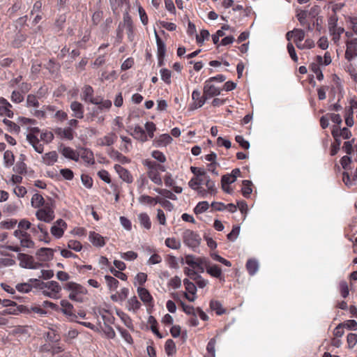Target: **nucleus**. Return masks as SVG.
<instances>
[{"instance_id": "1", "label": "nucleus", "mask_w": 357, "mask_h": 357, "mask_svg": "<svg viewBox=\"0 0 357 357\" xmlns=\"http://www.w3.org/2000/svg\"><path fill=\"white\" fill-rule=\"evenodd\" d=\"M143 164L148 168L146 173L151 181L156 185H161L162 181L160 176V172H165V166L149 159L145 160Z\"/></svg>"}, {"instance_id": "2", "label": "nucleus", "mask_w": 357, "mask_h": 357, "mask_svg": "<svg viewBox=\"0 0 357 357\" xmlns=\"http://www.w3.org/2000/svg\"><path fill=\"white\" fill-rule=\"evenodd\" d=\"M55 204L52 199H49L45 206L38 208L36 212V217L40 221L50 223L55 218Z\"/></svg>"}, {"instance_id": "3", "label": "nucleus", "mask_w": 357, "mask_h": 357, "mask_svg": "<svg viewBox=\"0 0 357 357\" xmlns=\"http://www.w3.org/2000/svg\"><path fill=\"white\" fill-rule=\"evenodd\" d=\"M63 289L68 291L69 298L73 301L82 303L84 301V297L87 294L85 287L74 282H68L63 285Z\"/></svg>"}, {"instance_id": "4", "label": "nucleus", "mask_w": 357, "mask_h": 357, "mask_svg": "<svg viewBox=\"0 0 357 357\" xmlns=\"http://www.w3.org/2000/svg\"><path fill=\"white\" fill-rule=\"evenodd\" d=\"M14 236L20 241V246L8 245V250L13 252H18L21 250V248H32L34 247V242L32 241L30 234L25 231L17 229L14 231Z\"/></svg>"}, {"instance_id": "5", "label": "nucleus", "mask_w": 357, "mask_h": 357, "mask_svg": "<svg viewBox=\"0 0 357 357\" xmlns=\"http://www.w3.org/2000/svg\"><path fill=\"white\" fill-rule=\"evenodd\" d=\"M208 259L206 257H195L188 255L185 257V262L193 269H197L200 273H204L208 265Z\"/></svg>"}, {"instance_id": "6", "label": "nucleus", "mask_w": 357, "mask_h": 357, "mask_svg": "<svg viewBox=\"0 0 357 357\" xmlns=\"http://www.w3.org/2000/svg\"><path fill=\"white\" fill-rule=\"evenodd\" d=\"M26 135V139L33 146L36 151L42 153L43 151V144L40 143L43 141L44 143H49L52 141L54 135Z\"/></svg>"}, {"instance_id": "7", "label": "nucleus", "mask_w": 357, "mask_h": 357, "mask_svg": "<svg viewBox=\"0 0 357 357\" xmlns=\"http://www.w3.org/2000/svg\"><path fill=\"white\" fill-rule=\"evenodd\" d=\"M61 291V285L57 282L52 280L44 284L43 294L49 298L57 299L60 298Z\"/></svg>"}, {"instance_id": "8", "label": "nucleus", "mask_w": 357, "mask_h": 357, "mask_svg": "<svg viewBox=\"0 0 357 357\" xmlns=\"http://www.w3.org/2000/svg\"><path fill=\"white\" fill-rule=\"evenodd\" d=\"M31 232L40 241L49 243L51 241L47 227L43 223H39L37 226L33 225Z\"/></svg>"}, {"instance_id": "9", "label": "nucleus", "mask_w": 357, "mask_h": 357, "mask_svg": "<svg viewBox=\"0 0 357 357\" xmlns=\"http://www.w3.org/2000/svg\"><path fill=\"white\" fill-rule=\"evenodd\" d=\"M18 259L20 265L25 268L37 269L42 266L41 263L36 261L32 256L26 254L20 253Z\"/></svg>"}, {"instance_id": "10", "label": "nucleus", "mask_w": 357, "mask_h": 357, "mask_svg": "<svg viewBox=\"0 0 357 357\" xmlns=\"http://www.w3.org/2000/svg\"><path fill=\"white\" fill-rule=\"evenodd\" d=\"M183 242L189 247L195 248L199 243V236L192 230L187 229L183 234Z\"/></svg>"}, {"instance_id": "11", "label": "nucleus", "mask_w": 357, "mask_h": 357, "mask_svg": "<svg viewBox=\"0 0 357 357\" xmlns=\"http://www.w3.org/2000/svg\"><path fill=\"white\" fill-rule=\"evenodd\" d=\"M183 284L186 290V292L183 293L184 297L190 302H193L196 299V285L187 278L183 280Z\"/></svg>"}, {"instance_id": "12", "label": "nucleus", "mask_w": 357, "mask_h": 357, "mask_svg": "<svg viewBox=\"0 0 357 357\" xmlns=\"http://www.w3.org/2000/svg\"><path fill=\"white\" fill-rule=\"evenodd\" d=\"M67 229V223L62 219L57 220L50 229L51 234L56 238L63 236L65 230Z\"/></svg>"}, {"instance_id": "13", "label": "nucleus", "mask_w": 357, "mask_h": 357, "mask_svg": "<svg viewBox=\"0 0 357 357\" xmlns=\"http://www.w3.org/2000/svg\"><path fill=\"white\" fill-rule=\"evenodd\" d=\"M199 175L202 176V185H204L207 188V190L205 192H202V195L205 196L206 193L210 194L211 195H215L217 192V189L215 188V185L214 181H213L206 174L205 172L200 173Z\"/></svg>"}, {"instance_id": "14", "label": "nucleus", "mask_w": 357, "mask_h": 357, "mask_svg": "<svg viewBox=\"0 0 357 357\" xmlns=\"http://www.w3.org/2000/svg\"><path fill=\"white\" fill-rule=\"evenodd\" d=\"M89 240L93 246L98 248H102L106 244L105 238L94 231H91L89 232Z\"/></svg>"}, {"instance_id": "15", "label": "nucleus", "mask_w": 357, "mask_h": 357, "mask_svg": "<svg viewBox=\"0 0 357 357\" xmlns=\"http://www.w3.org/2000/svg\"><path fill=\"white\" fill-rule=\"evenodd\" d=\"M137 294L142 301L147 305H152L153 298L150 292L144 287H139L137 288Z\"/></svg>"}, {"instance_id": "16", "label": "nucleus", "mask_w": 357, "mask_h": 357, "mask_svg": "<svg viewBox=\"0 0 357 357\" xmlns=\"http://www.w3.org/2000/svg\"><path fill=\"white\" fill-rule=\"evenodd\" d=\"M206 270L207 273L211 276L216 278L220 281H225V277L222 273V270L218 265H211L210 261H208V265H207Z\"/></svg>"}, {"instance_id": "17", "label": "nucleus", "mask_w": 357, "mask_h": 357, "mask_svg": "<svg viewBox=\"0 0 357 357\" xmlns=\"http://www.w3.org/2000/svg\"><path fill=\"white\" fill-rule=\"evenodd\" d=\"M36 255L39 261L42 262L47 261L53 257V250L48 248H42L37 251Z\"/></svg>"}, {"instance_id": "18", "label": "nucleus", "mask_w": 357, "mask_h": 357, "mask_svg": "<svg viewBox=\"0 0 357 357\" xmlns=\"http://www.w3.org/2000/svg\"><path fill=\"white\" fill-rule=\"evenodd\" d=\"M114 169L116 170V172L118 173L120 178L123 181H124L128 183H130L133 181L132 176L131 175L130 172L128 169L123 167L121 165H115Z\"/></svg>"}, {"instance_id": "19", "label": "nucleus", "mask_w": 357, "mask_h": 357, "mask_svg": "<svg viewBox=\"0 0 357 357\" xmlns=\"http://www.w3.org/2000/svg\"><path fill=\"white\" fill-rule=\"evenodd\" d=\"M204 93L206 99H208L220 95V89L216 88L213 84H211V82L206 81L204 86Z\"/></svg>"}, {"instance_id": "20", "label": "nucleus", "mask_w": 357, "mask_h": 357, "mask_svg": "<svg viewBox=\"0 0 357 357\" xmlns=\"http://www.w3.org/2000/svg\"><path fill=\"white\" fill-rule=\"evenodd\" d=\"M202 183V176L199 175V173L198 176L193 177L188 182V185L192 189L197 190L199 194H202V192H206V190L200 186Z\"/></svg>"}, {"instance_id": "21", "label": "nucleus", "mask_w": 357, "mask_h": 357, "mask_svg": "<svg viewBox=\"0 0 357 357\" xmlns=\"http://www.w3.org/2000/svg\"><path fill=\"white\" fill-rule=\"evenodd\" d=\"M334 142L331 144L330 153L331 155H335L340 150L341 145V139L339 137L342 136L344 139H349L351 135H333Z\"/></svg>"}, {"instance_id": "22", "label": "nucleus", "mask_w": 357, "mask_h": 357, "mask_svg": "<svg viewBox=\"0 0 357 357\" xmlns=\"http://www.w3.org/2000/svg\"><path fill=\"white\" fill-rule=\"evenodd\" d=\"M77 153H79V158L81 157L88 164H93L95 162L93 153L90 150L82 149Z\"/></svg>"}, {"instance_id": "23", "label": "nucleus", "mask_w": 357, "mask_h": 357, "mask_svg": "<svg viewBox=\"0 0 357 357\" xmlns=\"http://www.w3.org/2000/svg\"><path fill=\"white\" fill-rule=\"evenodd\" d=\"M46 202L47 201H45L43 197L39 193H35L31 199V206L36 208L45 206Z\"/></svg>"}, {"instance_id": "24", "label": "nucleus", "mask_w": 357, "mask_h": 357, "mask_svg": "<svg viewBox=\"0 0 357 357\" xmlns=\"http://www.w3.org/2000/svg\"><path fill=\"white\" fill-rule=\"evenodd\" d=\"M60 304L61 306V312L63 314L69 317H75L73 313L74 307L66 299L61 300Z\"/></svg>"}, {"instance_id": "25", "label": "nucleus", "mask_w": 357, "mask_h": 357, "mask_svg": "<svg viewBox=\"0 0 357 357\" xmlns=\"http://www.w3.org/2000/svg\"><path fill=\"white\" fill-rule=\"evenodd\" d=\"M116 314L128 328L132 331H135V326L132 320L128 314L122 311L117 312Z\"/></svg>"}, {"instance_id": "26", "label": "nucleus", "mask_w": 357, "mask_h": 357, "mask_svg": "<svg viewBox=\"0 0 357 357\" xmlns=\"http://www.w3.org/2000/svg\"><path fill=\"white\" fill-rule=\"evenodd\" d=\"M61 152L65 158L73 160L75 161L79 160V153L70 147H63L61 150Z\"/></svg>"}, {"instance_id": "27", "label": "nucleus", "mask_w": 357, "mask_h": 357, "mask_svg": "<svg viewBox=\"0 0 357 357\" xmlns=\"http://www.w3.org/2000/svg\"><path fill=\"white\" fill-rule=\"evenodd\" d=\"M192 98L195 101V102H197V103L194 107H192L191 109H194L197 107H202L204 104L205 101L206 100V98L204 93L203 94L202 96H201V93L198 90L193 91L192 94Z\"/></svg>"}, {"instance_id": "28", "label": "nucleus", "mask_w": 357, "mask_h": 357, "mask_svg": "<svg viewBox=\"0 0 357 357\" xmlns=\"http://www.w3.org/2000/svg\"><path fill=\"white\" fill-rule=\"evenodd\" d=\"M172 139L171 135H158L153 139V143L155 146H165L172 142Z\"/></svg>"}, {"instance_id": "29", "label": "nucleus", "mask_w": 357, "mask_h": 357, "mask_svg": "<svg viewBox=\"0 0 357 357\" xmlns=\"http://www.w3.org/2000/svg\"><path fill=\"white\" fill-rule=\"evenodd\" d=\"M70 108L74 112V116L76 118L82 119L83 118L84 114V107L83 105L77 101H73L70 105Z\"/></svg>"}, {"instance_id": "30", "label": "nucleus", "mask_w": 357, "mask_h": 357, "mask_svg": "<svg viewBox=\"0 0 357 357\" xmlns=\"http://www.w3.org/2000/svg\"><path fill=\"white\" fill-rule=\"evenodd\" d=\"M142 306L137 298L134 296L128 301L127 307L129 311L136 312Z\"/></svg>"}, {"instance_id": "31", "label": "nucleus", "mask_w": 357, "mask_h": 357, "mask_svg": "<svg viewBox=\"0 0 357 357\" xmlns=\"http://www.w3.org/2000/svg\"><path fill=\"white\" fill-rule=\"evenodd\" d=\"M58 155L56 151H50L43 156V162L47 165H52L56 162Z\"/></svg>"}, {"instance_id": "32", "label": "nucleus", "mask_w": 357, "mask_h": 357, "mask_svg": "<svg viewBox=\"0 0 357 357\" xmlns=\"http://www.w3.org/2000/svg\"><path fill=\"white\" fill-rule=\"evenodd\" d=\"M123 26L128 29V35L130 38L133 33V24L130 15L128 12L123 14Z\"/></svg>"}, {"instance_id": "33", "label": "nucleus", "mask_w": 357, "mask_h": 357, "mask_svg": "<svg viewBox=\"0 0 357 357\" xmlns=\"http://www.w3.org/2000/svg\"><path fill=\"white\" fill-rule=\"evenodd\" d=\"M329 119L337 125L333 126L331 134H338L339 125L342 123V119L339 114H327Z\"/></svg>"}, {"instance_id": "34", "label": "nucleus", "mask_w": 357, "mask_h": 357, "mask_svg": "<svg viewBox=\"0 0 357 357\" xmlns=\"http://www.w3.org/2000/svg\"><path fill=\"white\" fill-rule=\"evenodd\" d=\"M155 36L158 47V56H165L166 53V46L162 39L160 38L156 31L155 30Z\"/></svg>"}, {"instance_id": "35", "label": "nucleus", "mask_w": 357, "mask_h": 357, "mask_svg": "<svg viewBox=\"0 0 357 357\" xmlns=\"http://www.w3.org/2000/svg\"><path fill=\"white\" fill-rule=\"evenodd\" d=\"M138 220L140 222V225L144 227L146 229H150L151 227V221L146 213H142L138 215Z\"/></svg>"}, {"instance_id": "36", "label": "nucleus", "mask_w": 357, "mask_h": 357, "mask_svg": "<svg viewBox=\"0 0 357 357\" xmlns=\"http://www.w3.org/2000/svg\"><path fill=\"white\" fill-rule=\"evenodd\" d=\"M210 307L212 310L215 311L218 315H222L225 313L226 311L219 301H211Z\"/></svg>"}, {"instance_id": "37", "label": "nucleus", "mask_w": 357, "mask_h": 357, "mask_svg": "<svg viewBox=\"0 0 357 357\" xmlns=\"http://www.w3.org/2000/svg\"><path fill=\"white\" fill-rule=\"evenodd\" d=\"M296 16L301 25L306 26L308 31H312L311 24L306 21V17L307 16V10H301Z\"/></svg>"}, {"instance_id": "38", "label": "nucleus", "mask_w": 357, "mask_h": 357, "mask_svg": "<svg viewBox=\"0 0 357 357\" xmlns=\"http://www.w3.org/2000/svg\"><path fill=\"white\" fill-rule=\"evenodd\" d=\"M116 328L120 333L121 337L124 339V340L128 343L129 344H132L134 341L132 335L126 329L123 328L120 326H116Z\"/></svg>"}, {"instance_id": "39", "label": "nucleus", "mask_w": 357, "mask_h": 357, "mask_svg": "<svg viewBox=\"0 0 357 357\" xmlns=\"http://www.w3.org/2000/svg\"><path fill=\"white\" fill-rule=\"evenodd\" d=\"M216 344L215 338H211L206 346V353L204 357H215V346Z\"/></svg>"}, {"instance_id": "40", "label": "nucleus", "mask_w": 357, "mask_h": 357, "mask_svg": "<svg viewBox=\"0 0 357 357\" xmlns=\"http://www.w3.org/2000/svg\"><path fill=\"white\" fill-rule=\"evenodd\" d=\"M235 179L234 178L233 176H231V175H229V174H227V175H223L222 176V179H221V183H222V188L224 191L227 192H229V185L235 182Z\"/></svg>"}, {"instance_id": "41", "label": "nucleus", "mask_w": 357, "mask_h": 357, "mask_svg": "<svg viewBox=\"0 0 357 357\" xmlns=\"http://www.w3.org/2000/svg\"><path fill=\"white\" fill-rule=\"evenodd\" d=\"M165 351L167 356L174 355L176 351V344L172 339H168L165 344Z\"/></svg>"}, {"instance_id": "42", "label": "nucleus", "mask_w": 357, "mask_h": 357, "mask_svg": "<svg viewBox=\"0 0 357 357\" xmlns=\"http://www.w3.org/2000/svg\"><path fill=\"white\" fill-rule=\"evenodd\" d=\"M105 279L109 290L114 291L117 289L119 282L115 278L110 275H105Z\"/></svg>"}, {"instance_id": "43", "label": "nucleus", "mask_w": 357, "mask_h": 357, "mask_svg": "<svg viewBox=\"0 0 357 357\" xmlns=\"http://www.w3.org/2000/svg\"><path fill=\"white\" fill-rule=\"evenodd\" d=\"M149 324L151 325V329L152 332L157 335L159 338H162V335L159 332L158 328V322L154 317L150 316L148 319Z\"/></svg>"}, {"instance_id": "44", "label": "nucleus", "mask_w": 357, "mask_h": 357, "mask_svg": "<svg viewBox=\"0 0 357 357\" xmlns=\"http://www.w3.org/2000/svg\"><path fill=\"white\" fill-rule=\"evenodd\" d=\"M241 191L243 197L246 198L249 197L252 192V182L248 180H244L243 181V188Z\"/></svg>"}, {"instance_id": "45", "label": "nucleus", "mask_w": 357, "mask_h": 357, "mask_svg": "<svg viewBox=\"0 0 357 357\" xmlns=\"http://www.w3.org/2000/svg\"><path fill=\"white\" fill-rule=\"evenodd\" d=\"M246 268L250 275H253L258 270L257 261L255 259H249L246 263Z\"/></svg>"}, {"instance_id": "46", "label": "nucleus", "mask_w": 357, "mask_h": 357, "mask_svg": "<svg viewBox=\"0 0 357 357\" xmlns=\"http://www.w3.org/2000/svg\"><path fill=\"white\" fill-rule=\"evenodd\" d=\"M354 56H357V46H351V45H347L345 58L348 61H351Z\"/></svg>"}, {"instance_id": "47", "label": "nucleus", "mask_w": 357, "mask_h": 357, "mask_svg": "<svg viewBox=\"0 0 357 357\" xmlns=\"http://www.w3.org/2000/svg\"><path fill=\"white\" fill-rule=\"evenodd\" d=\"M101 317L104 321L105 326L114 323V317L108 310H104L101 313Z\"/></svg>"}, {"instance_id": "48", "label": "nucleus", "mask_w": 357, "mask_h": 357, "mask_svg": "<svg viewBox=\"0 0 357 357\" xmlns=\"http://www.w3.org/2000/svg\"><path fill=\"white\" fill-rule=\"evenodd\" d=\"M26 312L29 314L36 313L40 316H44L47 314V311L43 309L41 305H33L26 309Z\"/></svg>"}, {"instance_id": "49", "label": "nucleus", "mask_w": 357, "mask_h": 357, "mask_svg": "<svg viewBox=\"0 0 357 357\" xmlns=\"http://www.w3.org/2000/svg\"><path fill=\"white\" fill-rule=\"evenodd\" d=\"M165 245L167 247L172 249H178L181 246V243L175 238H167L165 240Z\"/></svg>"}, {"instance_id": "50", "label": "nucleus", "mask_w": 357, "mask_h": 357, "mask_svg": "<svg viewBox=\"0 0 357 357\" xmlns=\"http://www.w3.org/2000/svg\"><path fill=\"white\" fill-rule=\"evenodd\" d=\"M3 159L5 165L8 167H10L13 165L15 161V157L12 151H6L3 155Z\"/></svg>"}, {"instance_id": "51", "label": "nucleus", "mask_w": 357, "mask_h": 357, "mask_svg": "<svg viewBox=\"0 0 357 357\" xmlns=\"http://www.w3.org/2000/svg\"><path fill=\"white\" fill-rule=\"evenodd\" d=\"M114 143L113 135H105L104 137L97 140V144L100 146H109Z\"/></svg>"}, {"instance_id": "52", "label": "nucleus", "mask_w": 357, "mask_h": 357, "mask_svg": "<svg viewBox=\"0 0 357 357\" xmlns=\"http://www.w3.org/2000/svg\"><path fill=\"white\" fill-rule=\"evenodd\" d=\"M209 207V204L207 202H199L195 208H194V212L196 214H201L205 212Z\"/></svg>"}, {"instance_id": "53", "label": "nucleus", "mask_w": 357, "mask_h": 357, "mask_svg": "<svg viewBox=\"0 0 357 357\" xmlns=\"http://www.w3.org/2000/svg\"><path fill=\"white\" fill-rule=\"evenodd\" d=\"M31 284L28 282L20 283L15 286V289L21 293H29L31 291Z\"/></svg>"}, {"instance_id": "54", "label": "nucleus", "mask_w": 357, "mask_h": 357, "mask_svg": "<svg viewBox=\"0 0 357 357\" xmlns=\"http://www.w3.org/2000/svg\"><path fill=\"white\" fill-rule=\"evenodd\" d=\"M339 289H340L341 296L343 298H347L348 296L349 290L348 284L346 281L343 280L340 282Z\"/></svg>"}, {"instance_id": "55", "label": "nucleus", "mask_w": 357, "mask_h": 357, "mask_svg": "<svg viewBox=\"0 0 357 357\" xmlns=\"http://www.w3.org/2000/svg\"><path fill=\"white\" fill-rule=\"evenodd\" d=\"M123 145L121 150L124 151H129L132 148L130 138L128 135H121Z\"/></svg>"}, {"instance_id": "56", "label": "nucleus", "mask_w": 357, "mask_h": 357, "mask_svg": "<svg viewBox=\"0 0 357 357\" xmlns=\"http://www.w3.org/2000/svg\"><path fill=\"white\" fill-rule=\"evenodd\" d=\"M13 170L19 174H25L26 173V165L22 161L17 162L13 167Z\"/></svg>"}, {"instance_id": "57", "label": "nucleus", "mask_w": 357, "mask_h": 357, "mask_svg": "<svg viewBox=\"0 0 357 357\" xmlns=\"http://www.w3.org/2000/svg\"><path fill=\"white\" fill-rule=\"evenodd\" d=\"M3 123L8 126V130L9 132H20V126L16 124L15 123L10 121V120H8L6 119H5L3 120Z\"/></svg>"}, {"instance_id": "58", "label": "nucleus", "mask_w": 357, "mask_h": 357, "mask_svg": "<svg viewBox=\"0 0 357 357\" xmlns=\"http://www.w3.org/2000/svg\"><path fill=\"white\" fill-rule=\"evenodd\" d=\"M347 342L348 347L349 349H353L357 343V334L352 333H349L347 337Z\"/></svg>"}, {"instance_id": "59", "label": "nucleus", "mask_w": 357, "mask_h": 357, "mask_svg": "<svg viewBox=\"0 0 357 357\" xmlns=\"http://www.w3.org/2000/svg\"><path fill=\"white\" fill-rule=\"evenodd\" d=\"M68 248L76 252H79L82 248V243L76 240H70L68 242Z\"/></svg>"}, {"instance_id": "60", "label": "nucleus", "mask_w": 357, "mask_h": 357, "mask_svg": "<svg viewBox=\"0 0 357 357\" xmlns=\"http://www.w3.org/2000/svg\"><path fill=\"white\" fill-rule=\"evenodd\" d=\"M161 79L167 84L171 83L172 73L169 70L162 68L160 70Z\"/></svg>"}, {"instance_id": "61", "label": "nucleus", "mask_w": 357, "mask_h": 357, "mask_svg": "<svg viewBox=\"0 0 357 357\" xmlns=\"http://www.w3.org/2000/svg\"><path fill=\"white\" fill-rule=\"evenodd\" d=\"M84 98L83 99L85 101H89V99L91 98H93V88L89 85H86L84 88L83 91Z\"/></svg>"}, {"instance_id": "62", "label": "nucleus", "mask_w": 357, "mask_h": 357, "mask_svg": "<svg viewBox=\"0 0 357 357\" xmlns=\"http://www.w3.org/2000/svg\"><path fill=\"white\" fill-rule=\"evenodd\" d=\"M102 331L107 338H109V339H114L115 338L116 333L111 326L105 325V328L102 329Z\"/></svg>"}, {"instance_id": "63", "label": "nucleus", "mask_w": 357, "mask_h": 357, "mask_svg": "<svg viewBox=\"0 0 357 357\" xmlns=\"http://www.w3.org/2000/svg\"><path fill=\"white\" fill-rule=\"evenodd\" d=\"M168 285L173 289H178L181 286V280L178 276H174L169 280Z\"/></svg>"}, {"instance_id": "64", "label": "nucleus", "mask_w": 357, "mask_h": 357, "mask_svg": "<svg viewBox=\"0 0 357 357\" xmlns=\"http://www.w3.org/2000/svg\"><path fill=\"white\" fill-rule=\"evenodd\" d=\"M342 324L344 328H347L351 331L357 330V322L355 320L349 319Z\"/></svg>"}]
</instances>
